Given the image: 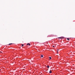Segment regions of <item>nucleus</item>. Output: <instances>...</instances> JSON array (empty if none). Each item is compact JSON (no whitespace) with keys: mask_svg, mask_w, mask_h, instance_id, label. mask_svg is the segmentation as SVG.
I'll return each instance as SVG.
<instances>
[{"mask_svg":"<svg viewBox=\"0 0 75 75\" xmlns=\"http://www.w3.org/2000/svg\"><path fill=\"white\" fill-rule=\"evenodd\" d=\"M57 53H58V51H57Z\"/></svg>","mask_w":75,"mask_h":75,"instance_id":"nucleus-11","label":"nucleus"},{"mask_svg":"<svg viewBox=\"0 0 75 75\" xmlns=\"http://www.w3.org/2000/svg\"><path fill=\"white\" fill-rule=\"evenodd\" d=\"M22 47H23V46H24V44H22Z\"/></svg>","mask_w":75,"mask_h":75,"instance_id":"nucleus-9","label":"nucleus"},{"mask_svg":"<svg viewBox=\"0 0 75 75\" xmlns=\"http://www.w3.org/2000/svg\"><path fill=\"white\" fill-rule=\"evenodd\" d=\"M55 47V46H53V47Z\"/></svg>","mask_w":75,"mask_h":75,"instance_id":"nucleus-10","label":"nucleus"},{"mask_svg":"<svg viewBox=\"0 0 75 75\" xmlns=\"http://www.w3.org/2000/svg\"><path fill=\"white\" fill-rule=\"evenodd\" d=\"M59 38H60V39H61V38H61V37H59Z\"/></svg>","mask_w":75,"mask_h":75,"instance_id":"nucleus-4","label":"nucleus"},{"mask_svg":"<svg viewBox=\"0 0 75 75\" xmlns=\"http://www.w3.org/2000/svg\"><path fill=\"white\" fill-rule=\"evenodd\" d=\"M57 50V51H58V50Z\"/></svg>","mask_w":75,"mask_h":75,"instance_id":"nucleus-12","label":"nucleus"},{"mask_svg":"<svg viewBox=\"0 0 75 75\" xmlns=\"http://www.w3.org/2000/svg\"><path fill=\"white\" fill-rule=\"evenodd\" d=\"M67 40H69V38H67Z\"/></svg>","mask_w":75,"mask_h":75,"instance_id":"nucleus-8","label":"nucleus"},{"mask_svg":"<svg viewBox=\"0 0 75 75\" xmlns=\"http://www.w3.org/2000/svg\"><path fill=\"white\" fill-rule=\"evenodd\" d=\"M50 59H51V57H49Z\"/></svg>","mask_w":75,"mask_h":75,"instance_id":"nucleus-7","label":"nucleus"},{"mask_svg":"<svg viewBox=\"0 0 75 75\" xmlns=\"http://www.w3.org/2000/svg\"><path fill=\"white\" fill-rule=\"evenodd\" d=\"M41 58H42V57H43V55H41Z\"/></svg>","mask_w":75,"mask_h":75,"instance_id":"nucleus-6","label":"nucleus"},{"mask_svg":"<svg viewBox=\"0 0 75 75\" xmlns=\"http://www.w3.org/2000/svg\"><path fill=\"white\" fill-rule=\"evenodd\" d=\"M30 44L29 43H28L27 44V45H30Z\"/></svg>","mask_w":75,"mask_h":75,"instance_id":"nucleus-2","label":"nucleus"},{"mask_svg":"<svg viewBox=\"0 0 75 75\" xmlns=\"http://www.w3.org/2000/svg\"><path fill=\"white\" fill-rule=\"evenodd\" d=\"M47 68H50V66H49V65L47 66Z\"/></svg>","mask_w":75,"mask_h":75,"instance_id":"nucleus-3","label":"nucleus"},{"mask_svg":"<svg viewBox=\"0 0 75 75\" xmlns=\"http://www.w3.org/2000/svg\"><path fill=\"white\" fill-rule=\"evenodd\" d=\"M12 44H13V43H10L8 44V45H11Z\"/></svg>","mask_w":75,"mask_h":75,"instance_id":"nucleus-5","label":"nucleus"},{"mask_svg":"<svg viewBox=\"0 0 75 75\" xmlns=\"http://www.w3.org/2000/svg\"><path fill=\"white\" fill-rule=\"evenodd\" d=\"M52 72V71H49V73H50V74H51Z\"/></svg>","mask_w":75,"mask_h":75,"instance_id":"nucleus-1","label":"nucleus"}]
</instances>
